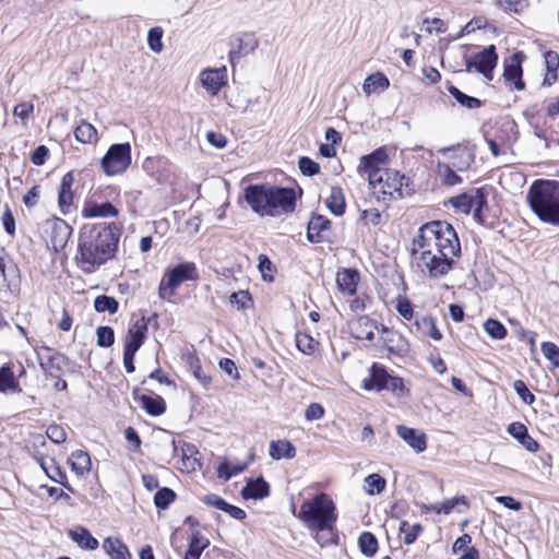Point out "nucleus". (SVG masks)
Listing matches in <instances>:
<instances>
[{
    "instance_id": "1",
    "label": "nucleus",
    "mask_w": 559,
    "mask_h": 559,
    "mask_svg": "<svg viewBox=\"0 0 559 559\" xmlns=\"http://www.w3.org/2000/svg\"><path fill=\"white\" fill-rule=\"evenodd\" d=\"M121 227L117 223L85 224L79 231L78 252L74 257L76 265L91 274L118 250Z\"/></svg>"
},
{
    "instance_id": "2",
    "label": "nucleus",
    "mask_w": 559,
    "mask_h": 559,
    "mask_svg": "<svg viewBox=\"0 0 559 559\" xmlns=\"http://www.w3.org/2000/svg\"><path fill=\"white\" fill-rule=\"evenodd\" d=\"M243 199L260 216H277L294 212L296 193L293 188L269 183H252L245 188Z\"/></svg>"
},
{
    "instance_id": "3",
    "label": "nucleus",
    "mask_w": 559,
    "mask_h": 559,
    "mask_svg": "<svg viewBox=\"0 0 559 559\" xmlns=\"http://www.w3.org/2000/svg\"><path fill=\"white\" fill-rule=\"evenodd\" d=\"M526 199L531 210L542 222L559 226V181L535 180Z\"/></svg>"
},
{
    "instance_id": "4",
    "label": "nucleus",
    "mask_w": 559,
    "mask_h": 559,
    "mask_svg": "<svg viewBox=\"0 0 559 559\" xmlns=\"http://www.w3.org/2000/svg\"><path fill=\"white\" fill-rule=\"evenodd\" d=\"M297 518L311 531L332 534L337 520L336 506L328 493L320 492L301 503Z\"/></svg>"
},
{
    "instance_id": "5",
    "label": "nucleus",
    "mask_w": 559,
    "mask_h": 559,
    "mask_svg": "<svg viewBox=\"0 0 559 559\" xmlns=\"http://www.w3.org/2000/svg\"><path fill=\"white\" fill-rule=\"evenodd\" d=\"M379 175L381 178L378 181H369L378 199L385 201L386 197L390 199H403L406 195H411L412 189L408 188L409 178L401 175L397 170L389 168L380 171Z\"/></svg>"
},
{
    "instance_id": "6",
    "label": "nucleus",
    "mask_w": 559,
    "mask_h": 559,
    "mask_svg": "<svg viewBox=\"0 0 559 559\" xmlns=\"http://www.w3.org/2000/svg\"><path fill=\"white\" fill-rule=\"evenodd\" d=\"M424 230L431 233L438 253L450 258L460 257V240L451 224L443 221H433L425 224Z\"/></svg>"
},
{
    "instance_id": "7",
    "label": "nucleus",
    "mask_w": 559,
    "mask_h": 559,
    "mask_svg": "<svg viewBox=\"0 0 559 559\" xmlns=\"http://www.w3.org/2000/svg\"><path fill=\"white\" fill-rule=\"evenodd\" d=\"M198 278L195 264L192 262H182L176 266L168 269L158 286V295L160 299H166L176 294L177 288L187 281Z\"/></svg>"
},
{
    "instance_id": "8",
    "label": "nucleus",
    "mask_w": 559,
    "mask_h": 559,
    "mask_svg": "<svg viewBox=\"0 0 559 559\" xmlns=\"http://www.w3.org/2000/svg\"><path fill=\"white\" fill-rule=\"evenodd\" d=\"M131 159L130 143H116L109 146L100 159V166L107 176H117L126 173L131 165Z\"/></svg>"
},
{
    "instance_id": "9",
    "label": "nucleus",
    "mask_w": 559,
    "mask_h": 559,
    "mask_svg": "<svg viewBox=\"0 0 559 559\" xmlns=\"http://www.w3.org/2000/svg\"><path fill=\"white\" fill-rule=\"evenodd\" d=\"M498 63V53L495 45L485 47L481 51L465 58L466 72L474 69L487 80H492L493 70Z\"/></svg>"
},
{
    "instance_id": "10",
    "label": "nucleus",
    "mask_w": 559,
    "mask_h": 559,
    "mask_svg": "<svg viewBox=\"0 0 559 559\" xmlns=\"http://www.w3.org/2000/svg\"><path fill=\"white\" fill-rule=\"evenodd\" d=\"M418 264L428 270L430 277L438 278L452 270L454 261L452 258L443 257L438 252L432 253L431 250H424L420 251Z\"/></svg>"
},
{
    "instance_id": "11",
    "label": "nucleus",
    "mask_w": 559,
    "mask_h": 559,
    "mask_svg": "<svg viewBox=\"0 0 559 559\" xmlns=\"http://www.w3.org/2000/svg\"><path fill=\"white\" fill-rule=\"evenodd\" d=\"M388 159V155L384 148L379 147L374 150L372 153L368 155H364L360 158V164L358 166V171L361 175L368 176V181H378L380 177V171L385 168H381V165L385 163Z\"/></svg>"
},
{
    "instance_id": "12",
    "label": "nucleus",
    "mask_w": 559,
    "mask_h": 559,
    "mask_svg": "<svg viewBox=\"0 0 559 559\" xmlns=\"http://www.w3.org/2000/svg\"><path fill=\"white\" fill-rule=\"evenodd\" d=\"M229 62L233 67L258 47L259 41L253 34L243 33L230 40Z\"/></svg>"
},
{
    "instance_id": "13",
    "label": "nucleus",
    "mask_w": 559,
    "mask_h": 559,
    "mask_svg": "<svg viewBox=\"0 0 559 559\" xmlns=\"http://www.w3.org/2000/svg\"><path fill=\"white\" fill-rule=\"evenodd\" d=\"M156 318L157 314L154 313L150 318L142 317L139 320H136L133 324H131L130 328L128 329L123 347L138 352L146 340L148 324L151 320Z\"/></svg>"
},
{
    "instance_id": "14",
    "label": "nucleus",
    "mask_w": 559,
    "mask_h": 559,
    "mask_svg": "<svg viewBox=\"0 0 559 559\" xmlns=\"http://www.w3.org/2000/svg\"><path fill=\"white\" fill-rule=\"evenodd\" d=\"M331 221L321 214L312 213L307 227L306 238L311 243L331 241L326 231L331 229Z\"/></svg>"
},
{
    "instance_id": "15",
    "label": "nucleus",
    "mask_w": 559,
    "mask_h": 559,
    "mask_svg": "<svg viewBox=\"0 0 559 559\" xmlns=\"http://www.w3.org/2000/svg\"><path fill=\"white\" fill-rule=\"evenodd\" d=\"M173 165L164 156H148L142 163V169L145 174L157 182H165L170 173Z\"/></svg>"
},
{
    "instance_id": "16",
    "label": "nucleus",
    "mask_w": 559,
    "mask_h": 559,
    "mask_svg": "<svg viewBox=\"0 0 559 559\" xmlns=\"http://www.w3.org/2000/svg\"><path fill=\"white\" fill-rule=\"evenodd\" d=\"M525 59V55L522 51L514 52L512 55L511 61L504 64L503 69V78L507 82L513 84V87L518 91H522L525 88V83L523 81V69L522 62Z\"/></svg>"
},
{
    "instance_id": "17",
    "label": "nucleus",
    "mask_w": 559,
    "mask_h": 559,
    "mask_svg": "<svg viewBox=\"0 0 559 559\" xmlns=\"http://www.w3.org/2000/svg\"><path fill=\"white\" fill-rule=\"evenodd\" d=\"M203 87L213 96L217 95L227 83L226 67L218 69H206L200 75Z\"/></svg>"
},
{
    "instance_id": "18",
    "label": "nucleus",
    "mask_w": 559,
    "mask_h": 559,
    "mask_svg": "<svg viewBox=\"0 0 559 559\" xmlns=\"http://www.w3.org/2000/svg\"><path fill=\"white\" fill-rule=\"evenodd\" d=\"M453 152V155H450L449 157L453 159L452 166L457 171H466L471 168L473 163L475 162V153L467 146L463 145H456V146H450L445 147L441 151L443 155H448L449 153Z\"/></svg>"
},
{
    "instance_id": "19",
    "label": "nucleus",
    "mask_w": 559,
    "mask_h": 559,
    "mask_svg": "<svg viewBox=\"0 0 559 559\" xmlns=\"http://www.w3.org/2000/svg\"><path fill=\"white\" fill-rule=\"evenodd\" d=\"M118 213V209L111 202H97L93 198L85 200L82 209V215L88 218L116 217Z\"/></svg>"
},
{
    "instance_id": "20",
    "label": "nucleus",
    "mask_w": 559,
    "mask_h": 559,
    "mask_svg": "<svg viewBox=\"0 0 559 559\" xmlns=\"http://www.w3.org/2000/svg\"><path fill=\"white\" fill-rule=\"evenodd\" d=\"M270 484L262 477L247 479L240 495L245 500H261L270 496Z\"/></svg>"
},
{
    "instance_id": "21",
    "label": "nucleus",
    "mask_w": 559,
    "mask_h": 559,
    "mask_svg": "<svg viewBox=\"0 0 559 559\" xmlns=\"http://www.w3.org/2000/svg\"><path fill=\"white\" fill-rule=\"evenodd\" d=\"M132 394L150 416L157 417L166 412V402L160 395L139 394V389H134Z\"/></svg>"
},
{
    "instance_id": "22",
    "label": "nucleus",
    "mask_w": 559,
    "mask_h": 559,
    "mask_svg": "<svg viewBox=\"0 0 559 559\" xmlns=\"http://www.w3.org/2000/svg\"><path fill=\"white\" fill-rule=\"evenodd\" d=\"M390 374L384 366L373 362L370 367L369 377L364 379L362 388L367 391L385 389Z\"/></svg>"
},
{
    "instance_id": "23",
    "label": "nucleus",
    "mask_w": 559,
    "mask_h": 559,
    "mask_svg": "<svg viewBox=\"0 0 559 559\" xmlns=\"http://www.w3.org/2000/svg\"><path fill=\"white\" fill-rule=\"evenodd\" d=\"M396 432L415 452L421 453L426 450L427 438L424 432L406 426H397Z\"/></svg>"
},
{
    "instance_id": "24",
    "label": "nucleus",
    "mask_w": 559,
    "mask_h": 559,
    "mask_svg": "<svg viewBox=\"0 0 559 559\" xmlns=\"http://www.w3.org/2000/svg\"><path fill=\"white\" fill-rule=\"evenodd\" d=\"M359 273L355 269H343L337 272L336 284L343 295L353 296L357 292Z\"/></svg>"
},
{
    "instance_id": "25",
    "label": "nucleus",
    "mask_w": 559,
    "mask_h": 559,
    "mask_svg": "<svg viewBox=\"0 0 559 559\" xmlns=\"http://www.w3.org/2000/svg\"><path fill=\"white\" fill-rule=\"evenodd\" d=\"M507 430L527 451L536 452L538 450V442L530 436L524 424L519 421L511 423Z\"/></svg>"
},
{
    "instance_id": "26",
    "label": "nucleus",
    "mask_w": 559,
    "mask_h": 559,
    "mask_svg": "<svg viewBox=\"0 0 559 559\" xmlns=\"http://www.w3.org/2000/svg\"><path fill=\"white\" fill-rule=\"evenodd\" d=\"M516 124L513 121L501 123L491 134V140L499 143L506 150L510 148L518 140Z\"/></svg>"
},
{
    "instance_id": "27",
    "label": "nucleus",
    "mask_w": 559,
    "mask_h": 559,
    "mask_svg": "<svg viewBox=\"0 0 559 559\" xmlns=\"http://www.w3.org/2000/svg\"><path fill=\"white\" fill-rule=\"evenodd\" d=\"M376 322L370 318L362 316L350 323V331L357 340L373 341Z\"/></svg>"
},
{
    "instance_id": "28",
    "label": "nucleus",
    "mask_w": 559,
    "mask_h": 559,
    "mask_svg": "<svg viewBox=\"0 0 559 559\" xmlns=\"http://www.w3.org/2000/svg\"><path fill=\"white\" fill-rule=\"evenodd\" d=\"M69 537L85 550H96L99 546L98 540L84 526H76L68 532Z\"/></svg>"
},
{
    "instance_id": "29",
    "label": "nucleus",
    "mask_w": 559,
    "mask_h": 559,
    "mask_svg": "<svg viewBox=\"0 0 559 559\" xmlns=\"http://www.w3.org/2000/svg\"><path fill=\"white\" fill-rule=\"evenodd\" d=\"M543 57L546 67L543 85L551 86L558 79L559 55L555 50H546L544 51Z\"/></svg>"
},
{
    "instance_id": "30",
    "label": "nucleus",
    "mask_w": 559,
    "mask_h": 559,
    "mask_svg": "<svg viewBox=\"0 0 559 559\" xmlns=\"http://www.w3.org/2000/svg\"><path fill=\"white\" fill-rule=\"evenodd\" d=\"M19 381L13 371V365L8 362L0 367V392H21Z\"/></svg>"
},
{
    "instance_id": "31",
    "label": "nucleus",
    "mask_w": 559,
    "mask_h": 559,
    "mask_svg": "<svg viewBox=\"0 0 559 559\" xmlns=\"http://www.w3.org/2000/svg\"><path fill=\"white\" fill-rule=\"evenodd\" d=\"M471 543L472 536L469 534H463L453 543L452 551L454 554L462 552L460 559H479V550L471 546Z\"/></svg>"
},
{
    "instance_id": "32",
    "label": "nucleus",
    "mask_w": 559,
    "mask_h": 559,
    "mask_svg": "<svg viewBox=\"0 0 559 559\" xmlns=\"http://www.w3.org/2000/svg\"><path fill=\"white\" fill-rule=\"evenodd\" d=\"M269 454L273 460L294 459L296 456V448L288 440H273L270 442Z\"/></svg>"
},
{
    "instance_id": "33",
    "label": "nucleus",
    "mask_w": 559,
    "mask_h": 559,
    "mask_svg": "<svg viewBox=\"0 0 559 559\" xmlns=\"http://www.w3.org/2000/svg\"><path fill=\"white\" fill-rule=\"evenodd\" d=\"M183 359L193 377L204 388H209L212 382V377L203 370L200 358L194 353H188Z\"/></svg>"
},
{
    "instance_id": "34",
    "label": "nucleus",
    "mask_w": 559,
    "mask_h": 559,
    "mask_svg": "<svg viewBox=\"0 0 559 559\" xmlns=\"http://www.w3.org/2000/svg\"><path fill=\"white\" fill-rule=\"evenodd\" d=\"M103 548L110 559H131L127 545L119 538L107 537L103 543Z\"/></svg>"
},
{
    "instance_id": "35",
    "label": "nucleus",
    "mask_w": 559,
    "mask_h": 559,
    "mask_svg": "<svg viewBox=\"0 0 559 559\" xmlns=\"http://www.w3.org/2000/svg\"><path fill=\"white\" fill-rule=\"evenodd\" d=\"M390 86V80L382 72H376L368 75L362 84L365 94L370 95L377 92H383Z\"/></svg>"
},
{
    "instance_id": "36",
    "label": "nucleus",
    "mask_w": 559,
    "mask_h": 559,
    "mask_svg": "<svg viewBox=\"0 0 559 559\" xmlns=\"http://www.w3.org/2000/svg\"><path fill=\"white\" fill-rule=\"evenodd\" d=\"M69 463L73 472L79 476H83L91 471L92 462L91 456L86 451L76 450L71 453Z\"/></svg>"
},
{
    "instance_id": "37",
    "label": "nucleus",
    "mask_w": 559,
    "mask_h": 559,
    "mask_svg": "<svg viewBox=\"0 0 559 559\" xmlns=\"http://www.w3.org/2000/svg\"><path fill=\"white\" fill-rule=\"evenodd\" d=\"M67 364V357L60 353L50 355L46 361H40L44 372L52 378H59L62 373L63 366Z\"/></svg>"
},
{
    "instance_id": "38",
    "label": "nucleus",
    "mask_w": 559,
    "mask_h": 559,
    "mask_svg": "<svg viewBox=\"0 0 559 559\" xmlns=\"http://www.w3.org/2000/svg\"><path fill=\"white\" fill-rule=\"evenodd\" d=\"M325 204L330 212L336 216H341L345 213L346 202L341 187L334 186L331 188Z\"/></svg>"
},
{
    "instance_id": "39",
    "label": "nucleus",
    "mask_w": 559,
    "mask_h": 559,
    "mask_svg": "<svg viewBox=\"0 0 559 559\" xmlns=\"http://www.w3.org/2000/svg\"><path fill=\"white\" fill-rule=\"evenodd\" d=\"M210 545L207 538L201 536L199 532H193L189 540L188 549L183 559H200L203 550Z\"/></svg>"
},
{
    "instance_id": "40",
    "label": "nucleus",
    "mask_w": 559,
    "mask_h": 559,
    "mask_svg": "<svg viewBox=\"0 0 559 559\" xmlns=\"http://www.w3.org/2000/svg\"><path fill=\"white\" fill-rule=\"evenodd\" d=\"M72 228L64 219L58 218L55 222L53 229H52V236L51 241L55 247L63 248L69 237L71 236Z\"/></svg>"
},
{
    "instance_id": "41",
    "label": "nucleus",
    "mask_w": 559,
    "mask_h": 559,
    "mask_svg": "<svg viewBox=\"0 0 559 559\" xmlns=\"http://www.w3.org/2000/svg\"><path fill=\"white\" fill-rule=\"evenodd\" d=\"M415 326L417 331L421 333L424 336H430L435 341H440L442 338V334L438 330L431 317L416 318Z\"/></svg>"
},
{
    "instance_id": "42",
    "label": "nucleus",
    "mask_w": 559,
    "mask_h": 559,
    "mask_svg": "<svg viewBox=\"0 0 559 559\" xmlns=\"http://www.w3.org/2000/svg\"><path fill=\"white\" fill-rule=\"evenodd\" d=\"M74 136L81 143H94L97 141V130L92 123L81 120L74 130Z\"/></svg>"
},
{
    "instance_id": "43",
    "label": "nucleus",
    "mask_w": 559,
    "mask_h": 559,
    "mask_svg": "<svg viewBox=\"0 0 559 559\" xmlns=\"http://www.w3.org/2000/svg\"><path fill=\"white\" fill-rule=\"evenodd\" d=\"M448 92L450 93V95L463 107L467 108V109H475V108H479L481 106V100L474 97V96H469L465 93H463L461 90H459L456 86L454 85H449L448 86Z\"/></svg>"
},
{
    "instance_id": "44",
    "label": "nucleus",
    "mask_w": 559,
    "mask_h": 559,
    "mask_svg": "<svg viewBox=\"0 0 559 559\" xmlns=\"http://www.w3.org/2000/svg\"><path fill=\"white\" fill-rule=\"evenodd\" d=\"M360 551L366 557H373L379 548L378 539L370 532H362L358 538Z\"/></svg>"
},
{
    "instance_id": "45",
    "label": "nucleus",
    "mask_w": 559,
    "mask_h": 559,
    "mask_svg": "<svg viewBox=\"0 0 559 559\" xmlns=\"http://www.w3.org/2000/svg\"><path fill=\"white\" fill-rule=\"evenodd\" d=\"M365 486L364 489L367 495L374 496L381 493L386 486V480L380 474L372 473L365 477Z\"/></svg>"
},
{
    "instance_id": "46",
    "label": "nucleus",
    "mask_w": 559,
    "mask_h": 559,
    "mask_svg": "<svg viewBox=\"0 0 559 559\" xmlns=\"http://www.w3.org/2000/svg\"><path fill=\"white\" fill-rule=\"evenodd\" d=\"M94 309L96 312H108L110 314H114L119 309V302L118 300L108 295H99L94 299Z\"/></svg>"
},
{
    "instance_id": "47",
    "label": "nucleus",
    "mask_w": 559,
    "mask_h": 559,
    "mask_svg": "<svg viewBox=\"0 0 559 559\" xmlns=\"http://www.w3.org/2000/svg\"><path fill=\"white\" fill-rule=\"evenodd\" d=\"M183 464L187 468L195 469L197 465L201 466V463L197 455L200 454L197 447L192 443L183 442L181 447Z\"/></svg>"
},
{
    "instance_id": "48",
    "label": "nucleus",
    "mask_w": 559,
    "mask_h": 559,
    "mask_svg": "<svg viewBox=\"0 0 559 559\" xmlns=\"http://www.w3.org/2000/svg\"><path fill=\"white\" fill-rule=\"evenodd\" d=\"M175 499L176 492L168 487H163L156 491L154 496V504L159 510H166Z\"/></svg>"
},
{
    "instance_id": "49",
    "label": "nucleus",
    "mask_w": 559,
    "mask_h": 559,
    "mask_svg": "<svg viewBox=\"0 0 559 559\" xmlns=\"http://www.w3.org/2000/svg\"><path fill=\"white\" fill-rule=\"evenodd\" d=\"M459 503L467 504L466 498L464 496L454 497L441 503L432 504L428 509L438 514H450Z\"/></svg>"
},
{
    "instance_id": "50",
    "label": "nucleus",
    "mask_w": 559,
    "mask_h": 559,
    "mask_svg": "<svg viewBox=\"0 0 559 559\" xmlns=\"http://www.w3.org/2000/svg\"><path fill=\"white\" fill-rule=\"evenodd\" d=\"M41 467L47 474V476L55 483L63 484L66 481L67 475L66 472L56 464L53 459L49 460V464L46 462H41Z\"/></svg>"
},
{
    "instance_id": "51",
    "label": "nucleus",
    "mask_w": 559,
    "mask_h": 559,
    "mask_svg": "<svg viewBox=\"0 0 559 559\" xmlns=\"http://www.w3.org/2000/svg\"><path fill=\"white\" fill-rule=\"evenodd\" d=\"M484 329L493 340H503L508 333L506 326L499 320L491 318L485 321Z\"/></svg>"
},
{
    "instance_id": "52",
    "label": "nucleus",
    "mask_w": 559,
    "mask_h": 559,
    "mask_svg": "<svg viewBox=\"0 0 559 559\" xmlns=\"http://www.w3.org/2000/svg\"><path fill=\"white\" fill-rule=\"evenodd\" d=\"M164 31L159 26H155L148 29L147 33V45L153 52H160L164 48L163 45Z\"/></svg>"
},
{
    "instance_id": "53",
    "label": "nucleus",
    "mask_w": 559,
    "mask_h": 559,
    "mask_svg": "<svg viewBox=\"0 0 559 559\" xmlns=\"http://www.w3.org/2000/svg\"><path fill=\"white\" fill-rule=\"evenodd\" d=\"M400 532L404 533V543L412 545L418 538V535L423 532V526L419 523L409 525L406 521L401 522Z\"/></svg>"
},
{
    "instance_id": "54",
    "label": "nucleus",
    "mask_w": 559,
    "mask_h": 559,
    "mask_svg": "<svg viewBox=\"0 0 559 559\" xmlns=\"http://www.w3.org/2000/svg\"><path fill=\"white\" fill-rule=\"evenodd\" d=\"M96 337L99 347H110L115 343V331L111 326L100 325L96 329Z\"/></svg>"
},
{
    "instance_id": "55",
    "label": "nucleus",
    "mask_w": 559,
    "mask_h": 559,
    "mask_svg": "<svg viewBox=\"0 0 559 559\" xmlns=\"http://www.w3.org/2000/svg\"><path fill=\"white\" fill-rule=\"evenodd\" d=\"M438 168L445 186L453 187L462 182V178L455 173V168L452 165L439 164Z\"/></svg>"
},
{
    "instance_id": "56",
    "label": "nucleus",
    "mask_w": 559,
    "mask_h": 559,
    "mask_svg": "<svg viewBox=\"0 0 559 559\" xmlns=\"http://www.w3.org/2000/svg\"><path fill=\"white\" fill-rule=\"evenodd\" d=\"M495 4L506 12L521 13L527 7V0H495Z\"/></svg>"
},
{
    "instance_id": "57",
    "label": "nucleus",
    "mask_w": 559,
    "mask_h": 559,
    "mask_svg": "<svg viewBox=\"0 0 559 559\" xmlns=\"http://www.w3.org/2000/svg\"><path fill=\"white\" fill-rule=\"evenodd\" d=\"M450 204L457 211L468 214L472 211L471 194L461 193L450 199Z\"/></svg>"
},
{
    "instance_id": "58",
    "label": "nucleus",
    "mask_w": 559,
    "mask_h": 559,
    "mask_svg": "<svg viewBox=\"0 0 559 559\" xmlns=\"http://www.w3.org/2000/svg\"><path fill=\"white\" fill-rule=\"evenodd\" d=\"M318 343L308 334H297L296 335V346L304 354H312L317 347Z\"/></svg>"
},
{
    "instance_id": "59",
    "label": "nucleus",
    "mask_w": 559,
    "mask_h": 559,
    "mask_svg": "<svg viewBox=\"0 0 559 559\" xmlns=\"http://www.w3.org/2000/svg\"><path fill=\"white\" fill-rule=\"evenodd\" d=\"M543 355L557 368H559V347L552 342H544L540 345Z\"/></svg>"
},
{
    "instance_id": "60",
    "label": "nucleus",
    "mask_w": 559,
    "mask_h": 559,
    "mask_svg": "<svg viewBox=\"0 0 559 559\" xmlns=\"http://www.w3.org/2000/svg\"><path fill=\"white\" fill-rule=\"evenodd\" d=\"M432 240L431 233L425 231L424 226L419 229V235L414 240L413 254H416L419 250H429Z\"/></svg>"
},
{
    "instance_id": "61",
    "label": "nucleus",
    "mask_w": 559,
    "mask_h": 559,
    "mask_svg": "<svg viewBox=\"0 0 559 559\" xmlns=\"http://www.w3.org/2000/svg\"><path fill=\"white\" fill-rule=\"evenodd\" d=\"M298 167L305 176L311 177L320 173V165L307 156L299 158Z\"/></svg>"
},
{
    "instance_id": "62",
    "label": "nucleus",
    "mask_w": 559,
    "mask_h": 559,
    "mask_svg": "<svg viewBox=\"0 0 559 559\" xmlns=\"http://www.w3.org/2000/svg\"><path fill=\"white\" fill-rule=\"evenodd\" d=\"M513 389L519 395V397L525 403V404H533L535 402V395L528 390L527 385L523 380H515L513 382Z\"/></svg>"
},
{
    "instance_id": "63",
    "label": "nucleus",
    "mask_w": 559,
    "mask_h": 559,
    "mask_svg": "<svg viewBox=\"0 0 559 559\" xmlns=\"http://www.w3.org/2000/svg\"><path fill=\"white\" fill-rule=\"evenodd\" d=\"M471 204L475 212H483L487 206V194L483 188H477L474 194L471 195Z\"/></svg>"
},
{
    "instance_id": "64",
    "label": "nucleus",
    "mask_w": 559,
    "mask_h": 559,
    "mask_svg": "<svg viewBox=\"0 0 559 559\" xmlns=\"http://www.w3.org/2000/svg\"><path fill=\"white\" fill-rule=\"evenodd\" d=\"M47 437L53 442V443H57V444H60L62 442L66 441L67 439V432L66 430L57 425V424H53V425H50L48 428H47Z\"/></svg>"
}]
</instances>
